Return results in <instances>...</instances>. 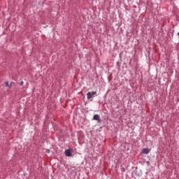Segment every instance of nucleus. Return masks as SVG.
<instances>
[{
	"instance_id": "nucleus-5",
	"label": "nucleus",
	"mask_w": 179,
	"mask_h": 179,
	"mask_svg": "<svg viewBox=\"0 0 179 179\" xmlns=\"http://www.w3.org/2000/svg\"><path fill=\"white\" fill-rule=\"evenodd\" d=\"M6 87H8V86H9V83L8 82H6V85H5Z\"/></svg>"
},
{
	"instance_id": "nucleus-7",
	"label": "nucleus",
	"mask_w": 179,
	"mask_h": 179,
	"mask_svg": "<svg viewBox=\"0 0 179 179\" xmlns=\"http://www.w3.org/2000/svg\"><path fill=\"white\" fill-rule=\"evenodd\" d=\"M178 36H179V32L178 33Z\"/></svg>"
},
{
	"instance_id": "nucleus-4",
	"label": "nucleus",
	"mask_w": 179,
	"mask_h": 179,
	"mask_svg": "<svg viewBox=\"0 0 179 179\" xmlns=\"http://www.w3.org/2000/svg\"><path fill=\"white\" fill-rule=\"evenodd\" d=\"M150 149H149V148H144L142 150V153L143 155H148V153H150Z\"/></svg>"
},
{
	"instance_id": "nucleus-1",
	"label": "nucleus",
	"mask_w": 179,
	"mask_h": 179,
	"mask_svg": "<svg viewBox=\"0 0 179 179\" xmlns=\"http://www.w3.org/2000/svg\"><path fill=\"white\" fill-rule=\"evenodd\" d=\"M95 94H97V92H96V91H92V92H87V100H90V101H93V97H94Z\"/></svg>"
},
{
	"instance_id": "nucleus-6",
	"label": "nucleus",
	"mask_w": 179,
	"mask_h": 179,
	"mask_svg": "<svg viewBox=\"0 0 179 179\" xmlns=\"http://www.w3.org/2000/svg\"><path fill=\"white\" fill-rule=\"evenodd\" d=\"M20 85H21V86H23V81H22V82L20 83Z\"/></svg>"
},
{
	"instance_id": "nucleus-3",
	"label": "nucleus",
	"mask_w": 179,
	"mask_h": 179,
	"mask_svg": "<svg viewBox=\"0 0 179 179\" xmlns=\"http://www.w3.org/2000/svg\"><path fill=\"white\" fill-rule=\"evenodd\" d=\"M93 120L94 121H98V122H100V121H101V119H100V115H94L93 116Z\"/></svg>"
},
{
	"instance_id": "nucleus-8",
	"label": "nucleus",
	"mask_w": 179,
	"mask_h": 179,
	"mask_svg": "<svg viewBox=\"0 0 179 179\" xmlns=\"http://www.w3.org/2000/svg\"><path fill=\"white\" fill-rule=\"evenodd\" d=\"M50 152V151H48V153H49Z\"/></svg>"
},
{
	"instance_id": "nucleus-9",
	"label": "nucleus",
	"mask_w": 179,
	"mask_h": 179,
	"mask_svg": "<svg viewBox=\"0 0 179 179\" xmlns=\"http://www.w3.org/2000/svg\"><path fill=\"white\" fill-rule=\"evenodd\" d=\"M50 152V151H48V153H49Z\"/></svg>"
},
{
	"instance_id": "nucleus-2",
	"label": "nucleus",
	"mask_w": 179,
	"mask_h": 179,
	"mask_svg": "<svg viewBox=\"0 0 179 179\" xmlns=\"http://www.w3.org/2000/svg\"><path fill=\"white\" fill-rule=\"evenodd\" d=\"M64 154L67 157H71V156H72V150H71V149L66 150Z\"/></svg>"
}]
</instances>
